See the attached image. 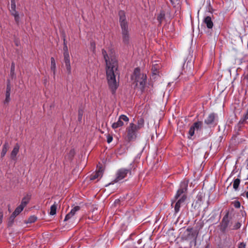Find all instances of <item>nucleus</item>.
<instances>
[{
  "label": "nucleus",
  "mask_w": 248,
  "mask_h": 248,
  "mask_svg": "<svg viewBox=\"0 0 248 248\" xmlns=\"http://www.w3.org/2000/svg\"><path fill=\"white\" fill-rule=\"evenodd\" d=\"M102 53L106 62L107 78L109 88L111 93L114 94L118 87L115 74L118 69V62L115 54L111 50L108 53L103 49Z\"/></svg>",
  "instance_id": "obj_1"
},
{
  "label": "nucleus",
  "mask_w": 248,
  "mask_h": 248,
  "mask_svg": "<svg viewBox=\"0 0 248 248\" xmlns=\"http://www.w3.org/2000/svg\"><path fill=\"white\" fill-rule=\"evenodd\" d=\"M119 16L122 42L124 45L128 46L130 44L131 40L130 29L129 27L128 22L126 20L125 14L124 11H119Z\"/></svg>",
  "instance_id": "obj_2"
},
{
  "label": "nucleus",
  "mask_w": 248,
  "mask_h": 248,
  "mask_svg": "<svg viewBox=\"0 0 248 248\" xmlns=\"http://www.w3.org/2000/svg\"><path fill=\"white\" fill-rule=\"evenodd\" d=\"M136 168L131 164L127 168H122L119 169L116 173V178L114 180L115 182H118L129 175L132 176L133 172L135 171Z\"/></svg>",
  "instance_id": "obj_3"
},
{
  "label": "nucleus",
  "mask_w": 248,
  "mask_h": 248,
  "mask_svg": "<svg viewBox=\"0 0 248 248\" xmlns=\"http://www.w3.org/2000/svg\"><path fill=\"white\" fill-rule=\"evenodd\" d=\"M132 78L134 79L137 82V86H138V83H139V88L140 91L143 92L146 81V75L143 73H140V68L137 67L136 68L134 71Z\"/></svg>",
  "instance_id": "obj_4"
},
{
  "label": "nucleus",
  "mask_w": 248,
  "mask_h": 248,
  "mask_svg": "<svg viewBox=\"0 0 248 248\" xmlns=\"http://www.w3.org/2000/svg\"><path fill=\"white\" fill-rule=\"evenodd\" d=\"M139 130L138 127L134 123H130L129 125L126 128V138L128 141L135 140L138 135V132Z\"/></svg>",
  "instance_id": "obj_5"
},
{
  "label": "nucleus",
  "mask_w": 248,
  "mask_h": 248,
  "mask_svg": "<svg viewBox=\"0 0 248 248\" xmlns=\"http://www.w3.org/2000/svg\"><path fill=\"white\" fill-rule=\"evenodd\" d=\"M188 182L184 181L180 183V186L178 189L175 196L174 199L177 200L183 194H186Z\"/></svg>",
  "instance_id": "obj_6"
},
{
  "label": "nucleus",
  "mask_w": 248,
  "mask_h": 248,
  "mask_svg": "<svg viewBox=\"0 0 248 248\" xmlns=\"http://www.w3.org/2000/svg\"><path fill=\"white\" fill-rule=\"evenodd\" d=\"M129 119V118L125 115H121L117 122H114L112 124L111 127L113 129H115L118 127H122L124 125V123L123 121L128 122Z\"/></svg>",
  "instance_id": "obj_7"
},
{
  "label": "nucleus",
  "mask_w": 248,
  "mask_h": 248,
  "mask_svg": "<svg viewBox=\"0 0 248 248\" xmlns=\"http://www.w3.org/2000/svg\"><path fill=\"white\" fill-rule=\"evenodd\" d=\"M11 9L10 12L12 16H14L15 20L17 24H18L20 20V17L19 14L17 11H16V4L15 0H11Z\"/></svg>",
  "instance_id": "obj_8"
},
{
  "label": "nucleus",
  "mask_w": 248,
  "mask_h": 248,
  "mask_svg": "<svg viewBox=\"0 0 248 248\" xmlns=\"http://www.w3.org/2000/svg\"><path fill=\"white\" fill-rule=\"evenodd\" d=\"M185 238L186 240H196L198 233L196 231L193 230L192 228H188L185 232Z\"/></svg>",
  "instance_id": "obj_9"
},
{
  "label": "nucleus",
  "mask_w": 248,
  "mask_h": 248,
  "mask_svg": "<svg viewBox=\"0 0 248 248\" xmlns=\"http://www.w3.org/2000/svg\"><path fill=\"white\" fill-rule=\"evenodd\" d=\"M230 222L229 219V212H228L223 217L220 223V230L222 232H225Z\"/></svg>",
  "instance_id": "obj_10"
},
{
  "label": "nucleus",
  "mask_w": 248,
  "mask_h": 248,
  "mask_svg": "<svg viewBox=\"0 0 248 248\" xmlns=\"http://www.w3.org/2000/svg\"><path fill=\"white\" fill-rule=\"evenodd\" d=\"M64 56V62L65 65L66 69L68 75L71 74V68L70 61V56L69 54L66 53L63 54Z\"/></svg>",
  "instance_id": "obj_11"
},
{
  "label": "nucleus",
  "mask_w": 248,
  "mask_h": 248,
  "mask_svg": "<svg viewBox=\"0 0 248 248\" xmlns=\"http://www.w3.org/2000/svg\"><path fill=\"white\" fill-rule=\"evenodd\" d=\"M103 169L102 167H99L96 171L93 172L90 176V179L94 180L96 179L101 178L103 176Z\"/></svg>",
  "instance_id": "obj_12"
},
{
  "label": "nucleus",
  "mask_w": 248,
  "mask_h": 248,
  "mask_svg": "<svg viewBox=\"0 0 248 248\" xmlns=\"http://www.w3.org/2000/svg\"><path fill=\"white\" fill-rule=\"evenodd\" d=\"M11 91V86L9 81L8 82L6 86V90L5 93V99L3 101L4 104H8L10 101V94Z\"/></svg>",
  "instance_id": "obj_13"
},
{
  "label": "nucleus",
  "mask_w": 248,
  "mask_h": 248,
  "mask_svg": "<svg viewBox=\"0 0 248 248\" xmlns=\"http://www.w3.org/2000/svg\"><path fill=\"white\" fill-rule=\"evenodd\" d=\"M19 145L18 144H16V145L14 146L10 155V157L11 159L13 160H16V156L19 152Z\"/></svg>",
  "instance_id": "obj_14"
},
{
  "label": "nucleus",
  "mask_w": 248,
  "mask_h": 248,
  "mask_svg": "<svg viewBox=\"0 0 248 248\" xmlns=\"http://www.w3.org/2000/svg\"><path fill=\"white\" fill-rule=\"evenodd\" d=\"M216 118V114L214 113H210L205 119V124L209 125L214 124Z\"/></svg>",
  "instance_id": "obj_15"
},
{
  "label": "nucleus",
  "mask_w": 248,
  "mask_h": 248,
  "mask_svg": "<svg viewBox=\"0 0 248 248\" xmlns=\"http://www.w3.org/2000/svg\"><path fill=\"white\" fill-rule=\"evenodd\" d=\"M204 23L206 24L208 29H212L213 26V22L211 17L209 16H206L203 20Z\"/></svg>",
  "instance_id": "obj_16"
},
{
  "label": "nucleus",
  "mask_w": 248,
  "mask_h": 248,
  "mask_svg": "<svg viewBox=\"0 0 248 248\" xmlns=\"http://www.w3.org/2000/svg\"><path fill=\"white\" fill-rule=\"evenodd\" d=\"M31 198V194H27L22 200L20 205H22V207H24L29 203Z\"/></svg>",
  "instance_id": "obj_17"
},
{
  "label": "nucleus",
  "mask_w": 248,
  "mask_h": 248,
  "mask_svg": "<svg viewBox=\"0 0 248 248\" xmlns=\"http://www.w3.org/2000/svg\"><path fill=\"white\" fill-rule=\"evenodd\" d=\"M9 148V143L7 141L5 142V143L3 146L2 150V151L1 153V157H3L5 156V155H6Z\"/></svg>",
  "instance_id": "obj_18"
},
{
  "label": "nucleus",
  "mask_w": 248,
  "mask_h": 248,
  "mask_svg": "<svg viewBox=\"0 0 248 248\" xmlns=\"http://www.w3.org/2000/svg\"><path fill=\"white\" fill-rule=\"evenodd\" d=\"M160 65L157 63L153 64L152 67V73L154 75H156L159 73Z\"/></svg>",
  "instance_id": "obj_19"
},
{
  "label": "nucleus",
  "mask_w": 248,
  "mask_h": 248,
  "mask_svg": "<svg viewBox=\"0 0 248 248\" xmlns=\"http://www.w3.org/2000/svg\"><path fill=\"white\" fill-rule=\"evenodd\" d=\"M58 207V203L56 202H54V204L51 206L50 209L49 214L53 216L56 214V210Z\"/></svg>",
  "instance_id": "obj_20"
},
{
  "label": "nucleus",
  "mask_w": 248,
  "mask_h": 248,
  "mask_svg": "<svg viewBox=\"0 0 248 248\" xmlns=\"http://www.w3.org/2000/svg\"><path fill=\"white\" fill-rule=\"evenodd\" d=\"M50 68H51V71L53 73L54 77H55V74H56V66L55 61V59H54V58L53 57H51V67H50Z\"/></svg>",
  "instance_id": "obj_21"
},
{
  "label": "nucleus",
  "mask_w": 248,
  "mask_h": 248,
  "mask_svg": "<svg viewBox=\"0 0 248 248\" xmlns=\"http://www.w3.org/2000/svg\"><path fill=\"white\" fill-rule=\"evenodd\" d=\"M202 121H198L194 123L192 126L194 127L195 130H198L202 128Z\"/></svg>",
  "instance_id": "obj_22"
},
{
  "label": "nucleus",
  "mask_w": 248,
  "mask_h": 248,
  "mask_svg": "<svg viewBox=\"0 0 248 248\" xmlns=\"http://www.w3.org/2000/svg\"><path fill=\"white\" fill-rule=\"evenodd\" d=\"M187 198L186 194H183L182 196H181L178 199L177 202L179 203L181 205H183L185 202L186 201Z\"/></svg>",
  "instance_id": "obj_23"
},
{
  "label": "nucleus",
  "mask_w": 248,
  "mask_h": 248,
  "mask_svg": "<svg viewBox=\"0 0 248 248\" xmlns=\"http://www.w3.org/2000/svg\"><path fill=\"white\" fill-rule=\"evenodd\" d=\"M240 180L238 178L234 179L233 183V187L235 190H237L240 185Z\"/></svg>",
  "instance_id": "obj_24"
},
{
  "label": "nucleus",
  "mask_w": 248,
  "mask_h": 248,
  "mask_svg": "<svg viewBox=\"0 0 248 248\" xmlns=\"http://www.w3.org/2000/svg\"><path fill=\"white\" fill-rule=\"evenodd\" d=\"M164 18L165 13L164 12H161L157 16V19L159 22V23H161Z\"/></svg>",
  "instance_id": "obj_25"
},
{
  "label": "nucleus",
  "mask_w": 248,
  "mask_h": 248,
  "mask_svg": "<svg viewBox=\"0 0 248 248\" xmlns=\"http://www.w3.org/2000/svg\"><path fill=\"white\" fill-rule=\"evenodd\" d=\"M144 125V120L143 118H140L138 121V125H137V127H138V129L140 130Z\"/></svg>",
  "instance_id": "obj_26"
},
{
  "label": "nucleus",
  "mask_w": 248,
  "mask_h": 248,
  "mask_svg": "<svg viewBox=\"0 0 248 248\" xmlns=\"http://www.w3.org/2000/svg\"><path fill=\"white\" fill-rule=\"evenodd\" d=\"M80 209V207L79 206H76L73 209H71L70 213L73 215V216L75 215L76 213L79 211Z\"/></svg>",
  "instance_id": "obj_27"
},
{
  "label": "nucleus",
  "mask_w": 248,
  "mask_h": 248,
  "mask_svg": "<svg viewBox=\"0 0 248 248\" xmlns=\"http://www.w3.org/2000/svg\"><path fill=\"white\" fill-rule=\"evenodd\" d=\"M24 208L22 207V205L18 206L14 212L15 214L18 215L21 211L23 210Z\"/></svg>",
  "instance_id": "obj_28"
},
{
  "label": "nucleus",
  "mask_w": 248,
  "mask_h": 248,
  "mask_svg": "<svg viewBox=\"0 0 248 248\" xmlns=\"http://www.w3.org/2000/svg\"><path fill=\"white\" fill-rule=\"evenodd\" d=\"M37 220V217L34 216H31L28 219V221H27V223H32L36 221Z\"/></svg>",
  "instance_id": "obj_29"
},
{
  "label": "nucleus",
  "mask_w": 248,
  "mask_h": 248,
  "mask_svg": "<svg viewBox=\"0 0 248 248\" xmlns=\"http://www.w3.org/2000/svg\"><path fill=\"white\" fill-rule=\"evenodd\" d=\"M194 133L195 129H194V127H192V126H191L190 127V129L188 131L189 136H188V138L189 139H191V137H192L194 135Z\"/></svg>",
  "instance_id": "obj_30"
},
{
  "label": "nucleus",
  "mask_w": 248,
  "mask_h": 248,
  "mask_svg": "<svg viewBox=\"0 0 248 248\" xmlns=\"http://www.w3.org/2000/svg\"><path fill=\"white\" fill-rule=\"evenodd\" d=\"M182 205L180 204L178 202H176L175 206H174V212L175 214L178 213L180 211V208Z\"/></svg>",
  "instance_id": "obj_31"
},
{
  "label": "nucleus",
  "mask_w": 248,
  "mask_h": 248,
  "mask_svg": "<svg viewBox=\"0 0 248 248\" xmlns=\"http://www.w3.org/2000/svg\"><path fill=\"white\" fill-rule=\"evenodd\" d=\"M248 119V109L247 110L246 112L244 114L243 118L242 119L240 122H241L243 123L244 122H245L246 120Z\"/></svg>",
  "instance_id": "obj_32"
},
{
  "label": "nucleus",
  "mask_w": 248,
  "mask_h": 248,
  "mask_svg": "<svg viewBox=\"0 0 248 248\" xmlns=\"http://www.w3.org/2000/svg\"><path fill=\"white\" fill-rule=\"evenodd\" d=\"M173 7H176L177 5L179 4L180 0H170Z\"/></svg>",
  "instance_id": "obj_33"
},
{
  "label": "nucleus",
  "mask_w": 248,
  "mask_h": 248,
  "mask_svg": "<svg viewBox=\"0 0 248 248\" xmlns=\"http://www.w3.org/2000/svg\"><path fill=\"white\" fill-rule=\"evenodd\" d=\"M75 154V152L74 149H71L68 154V157L70 159L72 158Z\"/></svg>",
  "instance_id": "obj_34"
},
{
  "label": "nucleus",
  "mask_w": 248,
  "mask_h": 248,
  "mask_svg": "<svg viewBox=\"0 0 248 248\" xmlns=\"http://www.w3.org/2000/svg\"><path fill=\"white\" fill-rule=\"evenodd\" d=\"M78 113V120L79 121H81L83 116V111L81 109H79Z\"/></svg>",
  "instance_id": "obj_35"
},
{
  "label": "nucleus",
  "mask_w": 248,
  "mask_h": 248,
  "mask_svg": "<svg viewBox=\"0 0 248 248\" xmlns=\"http://www.w3.org/2000/svg\"><path fill=\"white\" fill-rule=\"evenodd\" d=\"M241 224L240 222H237L233 226L232 230H237L240 228Z\"/></svg>",
  "instance_id": "obj_36"
},
{
  "label": "nucleus",
  "mask_w": 248,
  "mask_h": 248,
  "mask_svg": "<svg viewBox=\"0 0 248 248\" xmlns=\"http://www.w3.org/2000/svg\"><path fill=\"white\" fill-rule=\"evenodd\" d=\"M15 63L14 62L12 63L11 67V75H13L15 72Z\"/></svg>",
  "instance_id": "obj_37"
},
{
  "label": "nucleus",
  "mask_w": 248,
  "mask_h": 248,
  "mask_svg": "<svg viewBox=\"0 0 248 248\" xmlns=\"http://www.w3.org/2000/svg\"><path fill=\"white\" fill-rule=\"evenodd\" d=\"M73 216V215H72L70 213V212H69L68 214H67L66 215V216H65V218H64V221H66L68 220H69V219H70V218H71Z\"/></svg>",
  "instance_id": "obj_38"
},
{
  "label": "nucleus",
  "mask_w": 248,
  "mask_h": 248,
  "mask_svg": "<svg viewBox=\"0 0 248 248\" xmlns=\"http://www.w3.org/2000/svg\"><path fill=\"white\" fill-rule=\"evenodd\" d=\"M202 197H203L202 194V193H199L197 195V197H196L197 199V202H198V201L202 202Z\"/></svg>",
  "instance_id": "obj_39"
},
{
  "label": "nucleus",
  "mask_w": 248,
  "mask_h": 248,
  "mask_svg": "<svg viewBox=\"0 0 248 248\" xmlns=\"http://www.w3.org/2000/svg\"><path fill=\"white\" fill-rule=\"evenodd\" d=\"M107 138L108 143H110L112 141V140H113L112 136L110 135H108L107 136Z\"/></svg>",
  "instance_id": "obj_40"
},
{
  "label": "nucleus",
  "mask_w": 248,
  "mask_h": 248,
  "mask_svg": "<svg viewBox=\"0 0 248 248\" xmlns=\"http://www.w3.org/2000/svg\"><path fill=\"white\" fill-rule=\"evenodd\" d=\"M15 218H14L13 217H9V221H8V225L9 226H10L12 225L13 222H14V220Z\"/></svg>",
  "instance_id": "obj_41"
},
{
  "label": "nucleus",
  "mask_w": 248,
  "mask_h": 248,
  "mask_svg": "<svg viewBox=\"0 0 248 248\" xmlns=\"http://www.w3.org/2000/svg\"><path fill=\"white\" fill-rule=\"evenodd\" d=\"M234 206L235 208H238L240 207V203L238 201H236L234 202Z\"/></svg>",
  "instance_id": "obj_42"
},
{
  "label": "nucleus",
  "mask_w": 248,
  "mask_h": 248,
  "mask_svg": "<svg viewBox=\"0 0 248 248\" xmlns=\"http://www.w3.org/2000/svg\"><path fill=\"white\" fill-rule=\"evenodd\" d=\"M238 248H246V244L244 242H241L239 244Z\"/></svg>",
  "instance_id": "obj_43"
},
{
  "label": "nucleus",
  "mask_w": 248,
  "mask_h": 248,
  "mask_svg": "<svg viewBox=\"0 0 248 248\" xmlns=\"http://www.w3.org/2000/svg\"><path fill=\"white\" fill-rule=\"evenodd\" d=\"M63 51H64L63 54H65L66 52V53L69 54L68 51V47H67V45H64V46H63Z\"/></svg>",
  "instance_id": "obj_44"
},
{
  "label": "nucleus",
  "mask_w": 248,
  "mask_h": 248,
  "mask_svg": "<svg viewBox=\"0 0 248 248\" xmlns=\"http://www.w3.org/2000/svg\"><path fill=\"white\" fill-rule=\"evenodd\" d=\"M3 218V213L0 210V224L1 223Z\"/></svg>",
  "instance_id": "obj_45"
},
{
  "label": "nucleus",
  "mask_w": 248,
  "mask_h": 248,
  "mask_svg": "<svg viewBox=\"0 0 248 248\" xmlns=\"http://www.w3.org/2000/svg\"><path fill=\"white\" fill-rule=\"evenodd\" d=\"M17 215L16 214H15V213L13 212V213L10 216L11 217H13L14 218H15Z\"/></svg>",
  "instance_id": "obj_46"
},
{
  "label": "nucleus",
  "mask_w": 248,
  "mask_h": 248,
  "mask_svg": "<svg viewBox=\"0 0 248 248\" xmlns=\"http://www.w3.org/2000/svg\"><path fill=\"white\" fill-rule=\"evenodd\" d=\"M243 194H245L246 197L248 199V191L245 192Z\"/></svg>",
  "instance_id": "obj_47"
},
{
  "label": "nucleus",
  "mask_w": 248,
  "mask_h": 248,
  "mask_svg": "<svg viewBox=\"0 0 248 248\" xmlns=\"http://www.w3.org/2000/svg\"><path fill=\"white\" fill-rule=\"evenodd\" d=\"M67 45L66 44V40L65 38L63 39V46H64V45Z\"/></svg>",
  "instance_id": "obj_48"
}]
</instances>
